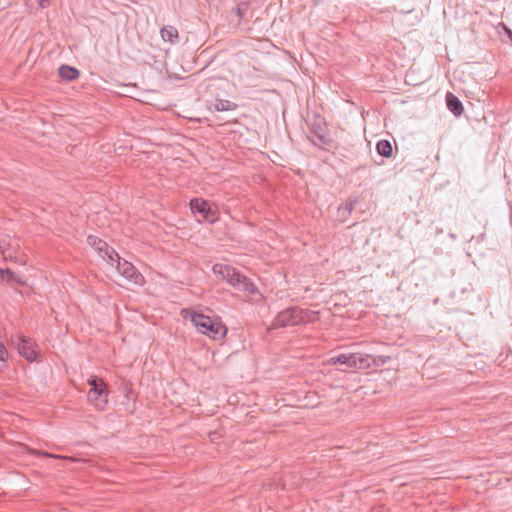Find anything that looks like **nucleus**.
<instances>
[{
	"instance_id": "nucleus-1",
	"label": "nucleus",
	"mask_w": 512,
	"mask_h": 512,
	"mask_svg": "<svg viewBox=\"0 0 512 512\" xmlns=\"http://www.w3.org/2000/svg\"><path fill=\"white\" fill-rule=\"evenodd\" d=\"M180 314L184 320L190 321L199 333L213 340H222L227 334V328L218 318H212L193 309H182Z\"/></svg>"
},
{
	"instance_id": "nucleus-2",
	"label": "nucleus",
	"mask_w": 512,
	"mask_h": 512,
	"mask_svg": "<svg viewBox=\"0 0 512 512\" xmlns=\"http://www.w3.org/2000/svg\"><path fill=\"white\" fill-rule=\"evenodd\" d=\"M318 320V311L293 307L278 313L272 322V328L278 329L287 326L308 324Z\"/></svg>"
},
{
	"instance_id": "nucleus-3",
	"label": "nucleus",
	"mask_w": 512,
	"mask_h": 512,
	"mask_svg": "<svg viewBox=\"0 0 512 512\" xmlns=\"http://www.w3.org/2000/svg\"><path fill=\"white\" fill-rule=\"evenodd\" d=\"M212 272L221 280H225L232 287L246 293L248 296H252L257 293L256 286L250 282L247 277L241 275L235 268L229 265L217 263L212 267Z\"/></svg>"
},
{
	"instance_id": "nucleus-4",
	"label": "nucleus",
	"mask_w": 512,
	"mask_h": 512,
	"mask_svg": "<svg viewBox=\"0 0 512 512\" xmlns=\"http://www.w3.org/2000/svg\"><path fill=\"white\" fill-rule=\"evenodd\" d=\"M87 382L90 386L87 392V401L96 410L103 411L108 404L109 395L106 383L96 376H91Z\"/></svg>"
},
{
	"instance_id": "nucleus-5",
	"label": "nucleus",
	"mask_w": 512,
	"mask_h": 512,
	"mask_svg": "<svg viewBox=\"0 0 512 512\" xmlns=\"http://www.w3.org/2000/svg\"><path fill=\"white\" fill-rule=\"evenodd\" d=\"M192 213L199 214L201 220L208 223H215L219 220L220 214L215 204L208 202L202 198H194L190 201Z\"/></svg>"
},
{
	"instance_id": "nucleus-6",
	"label": "nucleus",
	"mask_w": 512,
	"mask_h": 512,
	"mask_svg": "<svg viewBox=\"0 0 512 512\" xmlns=\"http://www.w3.org/2000/svg\"><path fill=\"white\" fill-rule=\"evenodd\" d=\"M114 265H116L118 273L129 283L138 286H142L145 283L142 274L139 273L130 262L121 259L118 254L117 257H115Z\"/></svg>"
},
{
	"instance_id": "nucleus-7",
	"label": "nucleus",
	"mask_w": 512,
	"mask_h": 512,
	"mask_svg": "<svg viewBox=\"0 0 512 512\" xmlns=\"http://www.w3.org/2000/svg\"><path fill=\"white\" fill-rule=\"evenodd\" d=\"M389 359L386 356L374 357L365 353H351L350 368L369 369L372 366L385 364Z\"/></svg>"
},
{
	"instance_id": "nucleus-8",
	"label": "nucleus",
	"mask_w": 512,
	"mask_h": 512,
	"mask_svg": "<svg viewBox=\"0 0 512 512\" xmlns=\"http://www.w3.org/2000/svg\"><path fill=\"white\" fill-rule=\"evenodd\" d=\"M87 242L98 252L103 260H105L111 266H114L115 257H117V252L115 250L109 248L104 241L96 236H89L87 238Z\"/></svg>"
},
{
	"instance_id": "nucleus-9",
	"label": "nucleus",
	"mask_w": 512,
	"mask_h": 512,
	"mask_svg": "<svg viewBox=\"0 0 512 512\" xmlns=\"http://www.w3.org/2000/svg\"><path fill=\"white\" fill-rule=\"evenodd\" d=\"M19 354L28 361H34L38 358V351L35 344L28 338H20L18 343Z\"/></svg>"
},
{
	"instance_id": "nucleus-10",
	"label": "nucleus",
	"mask_w": 512,
	"mask_h": 512,
	"mask_svg": "<svg viewBox=\"0 0 512 512\" xmlns=\"http://www.w3.org/2000/svg\"><path fill=\"white\" fill-rule=\"evenodd\" d=\"M482 423L486 424V429H497V428H503L511 422L509 421L508 417L506 416L505 412H502V415L500 417H493L490 419H482Z\"/></svg>"
},
{
	"instance_id": "nucleus-11",
	"label": "nucleus",
	"mask_w": 512,
	"mask_h": 512,
	"mask_svg": "<svg viewBox=\"0 0 512 512\" xmlns=\"http://www.w3.org/2000/svg\"><path fill=\"white\" fill-rule=\"evenodd\" d=\"M58 76L64 81H73L79 78L80 72L75 67L62 65L58 68Z\"/></svg>"
},
{
	"instance_id": "nucleus-12",
	"label": "nucleus",
	"mask_w": 512,
	"mask_h": 512,
	"mask_svg": "<svg viewBox=\"0 0 512 512\" xmlns=\"http://www.w3.org/2000/svg\"><path fill=\"white\" fill-rule=\"evenodd\" d=\"M0 278L2 281L6 282L8 284H12V283H16L19 285L26 284V279L24 276L16 275L15 273H13L10 270L0 269Z\"/></svg>"
},
{
	"instance_id": "nucleus-13",
	"label": "nucleus",
	"mask_w": 512,
	"mask_h": 512,
	"mask_svg": "<svg viewBox=\"0 0 512 512\" xmlns=\"http://www.w3.org/2000/svg\"><path fill=\"white\" fill-rule=\"evenodd\" d=\"M160 35L163 41L174 44L178 41L179 33L174 26H165L160 30Z\"/></svg>"
},
{
	"instance_id": "nucleus-14",
	"label": "nucleus",
	"mask_w": 512,
	"mask_h": 512,
	"mask_svg": "<svg viewBox=\"0 0 512 512\" xmlns=\"http://www.w3.org/2000/svg\"><path fill=\"white\" fill-rule=\"evenodd\" d=\"M350 360H351V353H344L340 354L334 357H331L323 362L326 366H334V365H344L347 368H350Z\"/></svg>"
},
{
	"instance_id": "nucleus-15",
	"label": "nucleus",
	"mask_w": 512,
	"mask_h": 512,
	"mask_svg": "<svg viewBox=\"0 0 512 512\" xmlns=\"http://www.w3.org/2000/svg\"><path fill=\"white\" fill-rule=\"evenodd\" d=\"M447 106L449 110L455 115H460L463 111V106L459 99L452 93H448L446 96Z\"/></svg>"
},
{
	"instance_id": "nucleus-16",
	"label": "nucleus",
	"mask_w": 512,
	"mask_h": 512,
	"mask_svg": "<svg viewBox=\"0 0 512 512\" xmlns=\"http://www.w3.org/2000/svg\"><path fill=\"white\" fill-rule=\"evenodd\" d=\"M211 108L215 111H233L236 109V104L225 99H217L211 104Z\"/></svg>"
},
{
	"instance_id": "nucleus-17",
	"label": "nucleus",
	"mask_w": 512,
	"mask_h": 512,
	"mask_svg": "<svg viewBox=\"0 0 512 512\" xmlns=\"http://www.w3.org/2000/svg\"><path fill=\"white\" fill-rule=\"evenodd\" d=\"M377 152L384 157H391L393 153L392 144L388 140H380L376 145Z\"/></svg>"
},
{
	"instance_id": "nucleus-18",
	"label": "nucleus",
	"mask_w": 512,
	"mask_h": 512,
	"mask_svg": "<svg viewBox=\"0 0 512 512\" xmlns=\"http://www.w3.org/2000/svg\"><path fill=\"white\" fill-rule=\"evenodd\" d=\"M497 32L500 35V37L504 40L505 37H507L511 44H512V30L509 29L504 23L500 22L496 26Z\"/></svg>"
},
{
	"instance_id": "nucleus-19",
	"label": "nucleus",
	"mask_w": 512,
	"mask_h": 512,
	"mask_svg": "<svg viewBox=\"0 0 512 512\" xmlns=\"http://www.w3.org/2000/svg\"><path fill=\"white\" fill-rule=\"evenodd\" d=\"M33 453L36 455H41V456L50 457V458H59V459H67V460L74 461V458L66 457V456H58V455L43 453V452H38V451H34Z\"/></svg>"
},
{
	"instance_id": "nucleus-20",
	"label": "nucleus",
	"mask_w": 512,
	"mask_h": 512,
	"mask_svg": "<svg viewBox=\"0 0 512 512\" xmlns=\"http://www.w3.org/2000/svg\"><path fill=\"white\" fill-rule=\"evenodd\" d=\"M8 358V351L3 345V343L0 342V361H6Z\"/></svg>"
},
{
	"instance_id": "nucleus-21",
	"label": "nucleus",
	"mask_w": 512,
	"mask_h": 512,
	"mask_svg": "<svg viewBox=\"0 0 512 512\" xmlns=\"http://www.w3.org/2000/svg\"><path fill=\"white\" fill-rule=\"evenodd\" d=\"M38 2V4L41 6V7H45L48 3V0H36Z\"/></svg>"
},
{
	"instance_id": "nucleus-22",
	"label": "nucleus",
	"mask_w": 512,
	"mask_h": 512,
	"mask_svg": "<svg viewBox=\"0 0 512 512\" xmlns=\"http://www.w3.org/2000/svg\"><path fill=\"white\" fill-rule=\"evenodd\" d=\"M490 402H487L485 403L484 405L482 404V409H485V410H490Z\"/></svg>"
},
{
	"instance_id": "nucleus-23",
	"label": "nucleus",
	"mask_w": 512,
	"mask_h": 512,
	"mask_svg": "<svg viewBox=\"0 0 512 512\" xmlns=\"http://www.w3.org/2000/svg\"><path fill=\"white\" fill-rule=\"evenodd\" d=\"M501 399H502V397L500 395L496 397L497 401H500Z\"/></svg>"
}]
</instances>
